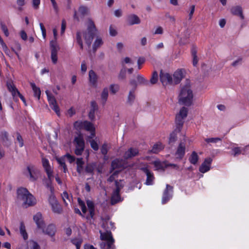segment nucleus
Instances as JSON below:
<instances>
[{"label":"nucleus","instance_id":"nucleus-52","mask_svg":"<svg viewBox=\"0 0 249 249\" xmlns=\"http://www.w3.org/2000/svg\"><path fill=\"white\" fill-rule=\"evenodd\" d=\"M192 54L193 57V63L194 66H196L197 64L198 59L196 55V52L195 50H193L192 51Z\"/></svg>","mask_w":249,"mask_h":249},{"label":"nucleus","instance_id":"nucleus-60","mask_svg":"<svg viewBox=\"0 0 249 249\" xmlns=\"http://www.w3.org/2000/svg\"><path fill=\"white\" fill-rule=\"evenodd\" d=\"M195 5H192L190 6V11H189V19H191L192 17H193V15L194 13V12H195Z\"/></svg>","mask_w":249,"mask_h":249},{"label":"nucleus","instance_id":"nucleus-40","mask_svg":"<svg viewBox=\"0 0 249 249\" xmlns=\"http://www.w3.org/2000/svg\"><path fill=\"white\" fill-rule=\"evenodd\" d=\"M110 148V145L107 143H105L102 145V146L101 147V152L103 155L106 156L107 154V152Z\"/></svg>","mask_w":249,"mask_h":249},{"label":"nucleus","instance_id":"nucleus-62","mask_svg":"<svg viewBox=\"0 0 249 249\" xmlns=\"http://www.w3.org/2000/svg\"><path fill=\"white\" fill-rule=\"evenodd\" d=\"M87 70V64L85 61H83L82 62L81 65V71L83 73H85Z\"/></svg>","mask_w":249,"mask_h":249},{"label":"nucleus","instance_id":"nucleus-10","mask_svg":"<svg viewBox=\"0 0 249 249\" xmlns=\"http://www.w3.org/2000/svg\"><path fill=\"white\" fill-rule=\"evenodd\" d=\"M27 170L30 179L32 181L36 180L39 175L40 172L39 169L34 165H31L27 167Z\"/></svg>","mask_w":249,"mask_h":249},{"label":"nucleus","instance_id":"nucleus-45","mask_svg":"<svg viewBox=\"0 0 249 249\" xmlns=\"http://www.w3.org/2000/svg\"><path fill=\"white\" fill-rule=\"evenodd\" d=\"M78 12L81 15L84 16L89 13V10L87 7L82 5L79 7Z\"/></svg>","mask_w":249,"mask_h":249},{"label":"nucleus","instance_id":"nucleus-13","mask_svg":"<svg viewBox=\"0 0 249 249\" xmlns=\"http://www.w3.org/2000/svg\"><path fill=\"white\" fill-rule=\"evenodd\" d=\"M99 76L97 73L92 70L89 71V85L94 87L97 85Z\"/></svg>","mask_w":249,"mask_h":249},{"label":"nucleus","instance_id":"nucleus-54","mask_svg":"<svg viewBox=\"0 0 249 249\" xmlns=\"http://www.w3.org/2000/svg\"><path fill=\"white\" fill-rule=\"evenodd\" d=\"M89 142H90L91 147H92V148H93V149H94L95 151L98 150V145L94 140H89Z\"/></svg>","mask_w":249,"mask_h":249},{"label":"nucleus","instance_id":"nucleus-17","mask_svg":"<svg viewBox=\"0 0 249 249\" xmlns=\"http://www.w3.org/2000/svg\"><path fill=\"white\" fill-rule=\"evenodd\" d=\"M7 87L8 90L11 93L14 99H16L20 94L12 82L9 81L7 83Z\"/></svg>","mask_w":249,"mask_h":249},{"label":"nucleus","instance_id":"nucleus-19","mask_svg":"<svg viewBox=\"0 0 249 249\" xmlns=\"http://www.w3.org/2000/svg\"><path fill=\"white\" fill-rule=\"evenodd\" d=\"M126 165L125 160L122 159H115L112 161L111 167L113 170L124 168Z\"/></svg>","mask_w":249,"mask_h":249},{"label":"nucleus","instance_id":"nucleus-20","mask_svg":"<svg viewBox=\"0 0 249 249\" xmlns=\"http://www.w3.org/2000/svg\"><path fill=\"white\" fill-rule=\"evenodd\" d=\"M212 161V159L211 158H209L205 159L199 167V171L202 173H204L210 170Z\"/></svg>","mask_w":249,"mask_h":249},{"label":"nucleus","instance_id":"nucleus-23","mask_svg":"<svg viewBox=\"0 0 249 249\" xmlns=\"http://www.w3.org/2000/svg\"><path fill=\"white\" fill-rule=\"evenodd\" d=\"M185 144L183 142L180 143L176 153L177 158L181 159L185 154Z\"/></svg>","mask_w":249,"mask_h":249},{"label":"nucleus","instance_id":"nucleus-24","mask_svg":"<svg viewBox=\"0 0 249 249\" xmlns=\"http://www.w3.org/2000/svg\"><path fill=\"white\" fill-rule=\"evenodd\" d=\"M120 188L118 183H117V189L114 191L111 197V204H114L121 201V198L119 195Z\"/></svg>","mask_w":249,"mask_h":249},{"label":"nucleus","instance_id":"nucleus-27","mask_svg":"<svg viewBox=\"0 0 249 249\" xmlns=\"http://www.w3.org/2000/svg\"><path fill=\"white\" fill-rule=\"evenodd\" d=\"M138 150L136 148H130L126 151L124 156L125 159L132 158L138 154Z\"/></svg>","mask_w":249,"mask_h":249},{"label":"nucleus","instance_id":"nucleus-9","mask_svg":"<svg viewBox=\"0 0 249 249\" xmlns=\"http://www.w3.org/2000/svg\"><path fill=\"white\" fill-rule=\"evenodd\" d=\"M46 93L51 107L55 112L58 116H59L60 110L55 98L48 90L46 91Z\"/></svg>","mask_w":249,"mask_h":249},{"label":"nucleus","instance_id":"nucleus-4","mask_svg":"<svg viewBox=\"0 0 249 249\" xmlns=\"http://www.w3.org/2000/svg\"><path fill=\"white\" fill-rule=\"evenodd\" d=\"M100 239L102 240L100 244L101 249H114V240L111 232L110 231L102 232L100 231Z\"/></svg>","mask_w":249,"mask_h":249},{"label":"nucleus","instance_id":"nucleus-44","mask_svg":"<svg viewBox=\"0 0 249 249\" xmlns=\"http://www.w3.org/2000/svg\"><path fill=\"white\" fill-rule=\"evenodd\" d=\"M20 232L24 240L28 238V234L26 231L25 227L23 223L20 224Z\"/></svg>","mask_w":249,"mask_h":249},{"label":"nucleus","instance_id":"nucleus-48","mask_svg":"<svg viewBox=\"0 0 249 249\" xmlns=\"http://www.w3.org/2000/svg\"><path fill=\"white\" fill-rule=\"evenodd\" d=\"M57 160L58 163L59 164L60 166H61L62 169H63V172L64 173H66L67 169V167H66V164L64 162V159H63V158L57 159Z\"/></svg>","mask_w":249,"mask_h":249},{"label":"nucleus","instance_id":"nucleus-43","mask_svg":"<svg viewBox=\"0 0 249 249\" xmlns=\"http://www.w3.org/2000/svg\"><path fill=\"white\" fill-rule=\"evenodd\" d=\"M108 96V91L107 88H105L103 89L101 95V97L102 100H103L105 102H106Z\"/></svg>","mask_w":249,"mask_h":249},{"label":"nucleus","instance_id":"nucleus-41","mask_svg":"<svg viewBox=\"0 0 249 249\" xmlns=\"http://www.w3.org/2000/svg\"><path fill=\"white\" fill-rule=\"evenodd\" d=\"M232 150L234 153H233L234 156H236L240 154H244L245 152V148L235 147H233Z\"/></svg>","mask_w":249,"mask_h":249},{"label":"nucleus","instance_id":"nucleus-11","mask_svg":"<svg viewBox=\"0 0 249 249\" xmlns=\"http://www.w3.org/2000/svg\"><path fill=\"white\" fill-rule=\"evenodd\" d=\"M160 80L163 85H167L168 84L173 85L172 76L167 72L160 71Z\"/></svg>","mask_w":249,"mask_h":249},{"label":"nucleus","instance_id":"nucleus-29","mask_svg":"<svg viewBox=\"0 0 249 249\" xmlns=\"http://www.w3.org/2000/svg\"><path fill=\"white\" fill-rule=\"evenodd\" d=\"M183 77V73L181 70H178L174 73L172 76V80L173 85L177 84L180 82Z\"/></svg>","mask_w":249,"mask_h":249},{"label":"nucleus","instance_id":"nucleus-35","mask_svg":"<svg viewBox=\"0 0 249 249\" xmlns=\"http://www.w3.org/2000/svg\"><path fill=\"white\" fill-rule=\"evenodd\" d=\"M198 160V156L197 154L195 151H193L189 158V161L192 164H196L197 163Z\"/></svg>","mask_w":249,"mask_h":249},{"label":"nucleus","instance_id":"nucleus-15","mask_svg":"<svg viewBox=\"0 0 249 249\" xmlns=\"http://www.w3.org/2000/svg\"><path fill=\"white\" fill-rule=\"evenodd\" d=\"M231 13L234 15L238 16L241 19H244L242 7L240 5H236L231 7L230 9Z\"/></svg>","mask_w":249,"mask_h":249},{"label":"nucleus","instance_id":"nucleus-16","mask_svg":"<svg viewBox=\"0 0 249 249\" xmlns=\"http://www.w3.org/2000/svg\"><path fill=\"white\" fill-rule=\"evenodd\" d=\"M51 59L53 64L57 62V52L59 50L58 46L56 44L51 43Z\"/></svg>","mask_w":249,"mask_h":249},{"label":"nucleus","instance_id":"nucleus-64","mask_svg":"<svg viewBox=\"0 0 249 249\" xmlns=\"http://www.w3.org/2000/svg\"><path fill=\"white\" fill-rule=\"evenodd\" d=\"M75 113V109L73 107L69 109L67 112V115L69 117H72Z\"/></svg>","mask_w":249,"mask_h":249},{"label":"nucleus","instance_id":"nucleus-21","mask_svg":"<svg viewBox=\"0 0 249 249\" xmlns=\"http://www.w3.org/2000/svg\"><path fill=\"white\" fill-rule=\"evenodd\" d=\"M141 169L145 173L147 176L145 184L148 185H152L154 179L153 174L149 170L147 166L142 167Z\"/></svg>","mask_w":249,"mask_h":249},{"label":"nucleus","instance_id":"nucleus-42","mask_svg":"<svg viewBox=\"0 0 249 249\" xmlns=\"http://www.w3.org/2000/svg\"><path fill=\"white\" fill-rule=\"evenodd\" d=\"M27 245L30 249H40L39 245L33 240L28 241Z\"/></svg>","mask_w":249,"mask_h":249},{"label":"nucleus","instance_id":"nucleus-58","mask_svg":"<svg viewBox=\"0 0 249 249\" xmlns=\"http://www.w3.org/2000/svg\"><path fill=\"white\" fill-rule=\"evenodd\" d=\"M118 173H119L118 170L115 171L113 173V174L110 176L108 180L110 182L113 181L115 179V178L117 177Z\"/></svg>","mask_w":249,"mask_h":249},{"label":"nucleus","instance_id":"nucleus-18","mask_svg":"<svg viewBox=\"0 0 249 249\" xmlns=\"http://www.w3.org/2000/svg\"><path fill=\"white\" fill-rule=\"evenodd\" d=\"M80 125L82 127L88 131H90L92 130H95V127H94L93 125L91 123L88 121H85L83 123L76 122L74 124L75 127H77Z\"/></svg>","mask_w":249,"mask_h":249},{"label":"nucleus","instance_id":"nucleus-55","mask_svg":"<svg viewBox=\"0 0 249 249\" xmlns=\"http://www.w3.org/2000/svg\"><path fill=\"white\" fill-rule=\"evenodd\" d=\"M17 142L18 144L20 147H22L23 146V140L21 136L19 134H17Z\"/></svg>","mask_w":249,"mask_h":249},{"label":"nucleus","instance_id":"nucleus-6","mask_svg":"<svg viewBox=\"0 0 249 249\" xmlns=\"http://www.w3.org/2000/svg\"><path fill=\"white\" fill-rule=\"evenodd\" d=\"M74 143L75 146V154L81 155L85 148V142L82 135H79L74 139Z\"/></svg>","mask_w":249,"mask_h":249},{"label":"nucleus","instance_id":"nucleus-34","mask_svg":"<svg viewBox=\"0 0 249 249\" xmlns=\"http://www.w3.org/2000/svg\"><path fill=\"white\" fill-rule=\"evenodd\" d=\"M163 145L161 143H157L153 145L151 152L157 154L163 149Z\"/></svg>","mask_w":249,"mask_h":249},{"label":"nucleus","instance_id":"nucleus-12","mask_svg":"<svg viewBox=\"0 0 249 249\" xmlns=\"http://www.w3.org/2000/svg\"><path fill=\"white\" fill-rule=\"evenodd\" d=\"M173 188L169 185H166V188L164 190L162 197V203H166L172 196Z\"/></svg>","mask_w":249,"mask_h":249},{"label":"nucleus","instance_id":"nucleus-63","mask_svg":"<svg viewBox=\"0 0 249 249\" xmlns=\"http://www.w3.org/2000/svg\"><path fill=\"white\" fill-rule=\"evenodd\" d=\"M33 6L35 9H38L40 3V0H33Z\"/></svg>","mask_w":249,"mask_h":249},{"label":"nucleus","instance_id":"nucleus-56","mask_svg":"<svg viewBox=\"0 0 249 249\" xmlns=\"http://www.w3.org/2000/svg\"><path fill=\"white\" fill-rule=\"evenodd\" d=\"M17 3L18 6V10L21 11L22 10V7L25 4V0H17Z\"/></svg>","mask_w":249,"mask_h":249},{"label":"nucleus","instance_id":"nucleus-14","mask_svg":"<svg viewBox=\"0 0 249 249\" xmlns=\"http://www.w3.org/2000/svg\"><path fill=\"white\" fill-rule=\"evenodd\" d=\"M43 232L51 237H53L56 231V228L54 224H51L42 229Z\"/></svg>","mask_w":249,"mask_h":249},{"label":"nucleus","instance_id":"nucleus-37","mask_svg":"<svg viewBox=\"0 0 249 249\" xmlns=\"http://www.w3.org/2000/svg\"><path fill=\"white\" fill-rule=\"evenodd\" d=\"M62 197L63 201L66 205L71 203V196H70L67 192H64L62 194Z\"/></svg>","mask_w":249,"mask_h":249},{"label":"nucleus","instance_id":"nucleus-36","mask_svg":"<svg viewBox=\"0 0 249 249\" xmlns=\"http://www.w3.org/2000/svg\"><path fill=\"white\" fill-rule=\"evenodd\" d=\"M109 89L112 94H115L120 90V86L117 84H112L109 85Z\"/></svg>","mask_w":249,"mask_h":249},{"label":"nucleus","instance_id":"nucleus-53","mask_svg":"<svg viewBox=\"0 0 249 249\" xmlns=\"http://www.w3.org/2000/svg\"><path fill=\"white\" fill-rule=\"evenodd\" d=\"M221 139L219 138H206L205 139V141L207 143H216L218 141H220Z\"/></svg>","mask_w":249,"mask_h":249},{"label":"nucleus","instance_id":"nucleus-30","mask_svg":"<svg viewBox=\"0 0 249 249\" xmlns=\"http://www.w3.org/2000/svg\"><path fill=\"white\" fill-rule=\"evenodd\" d=\"M98 107L97 103L93 101L90 103V109L89 114V118L92 120L94 118V114L96 111L98 110Z\"/></svg>","mask_w":249,"mask_h":249},{"label":"nucleus","instance_id":"nucleus-51","mask_svg":"<svg viewBox=\"0 0 249 249\" xmlns=\"http://www.w3.org/2000/svg\"><path fill=\"white\" fill-rule=\"evenodd\" d=\"M126 70L125 68H123L119 73L118 78L119 79L123 80L126 77Z\"/></svg>","mask_w":249,"mask_h":249},{"label":"nucleus","instance_id":"nucleus-59","mask_svg":"<svg viewBox=\"0 0 249 249\" xmlns=\"http://www.w3.org/2000/svg\"><path fill=\"white\" fill-rule=\"evenodd\" d=\"M78 203L82 211V212L84 213H85L87 212V209L84 202L80 199H78Z\"/></svg>","mask_w":249,"mask_h":249},{"label":"nucleus","instance_id":"nucleus-39","mask_svg":"<svg viewBox=\"0 0 249 249\" xmlns=\"http://www.w3.org/2000/svg\"><path fill=\"white\" fill-rule=\"evenodd\" d=\"M87 206H88L89 210L90 217H92L94 215V204L92 201H91L90 200H87Z\"/></svg>","mask_w":249,"mask_h":249},{"label":"nucleus","instance_id":"nucleus-8","mask_svg":"<svg viewBox=\"0 0 249 249\" xmlns=\"http://www.w3.org/2000/svg\"><path fill=\"white\" fill-rule=\"evenodd\" d=\"M49 202L54 213H60L62 212V209L61 206L58 203L55 197L53 195L50 196L49 198Z\"/></svg>","mask_w":249,"mask_h":249},{"label":"nucleus","instance_id":"nucleus-57","mask_svg":"<svg viewBox=\"0 0 249 249\" xmlns=\"http://www.w3.org/2000/svg\"><path fill=\"white\" fill-rule=\"evenodd\" d=\"M0 27H1V29L2 30V31L3 32L4 35L6 36H9V32H8V30L6 27V26L3 24V23H1L0 24Z\"/></svg>","mask_w":249,"mask_h":249},{"label":"nucleus","instance_id":"nucleus-28","mask_svg":"<svg viewBox=\"0 0 249 249\" xmlns=\"http://www.w3.org/2000/svg\"><path fill=\"white\" fill-rule=\"evenodd\" d=\"M34 220L39 229H42L44 226V223L42 219V214L40 213H37L34 216Z\"/></svg>","mask_w":249,"mask_h":249},{"label":"nucleus","instance_id":"nucleus-2","mask_svg":"<svg viewBox=\"0 0 249 249\" xmlns=\"http://www.w3.org/2000/svg\"><path fill=\"white\" fill-rule=\"evenodd\" d=\"M193 91L190 81H187L186 84L182 86L178 95V103L181 105L190 106L193 102Z\"/></svg>","mask_w":249,"mask_h":249},{"label":"nucleus","instance_id":"nucleus-25","mask_svg":"<svg viewBox=\"0 0 249 249\" xmlns=\"http://www.w3.org/2000/svg\"><path fill=\"white\" fill-rule=\"evenodd\" d=\"M135 98V89L134 88H133L129 90L128 93L126 100V104L128 105H132L134 103Z\"/></svg>","mask_w":249,"mask_h":249},{"label":"nucleus","instance_id":"nucleus-33","mask_svg":"<svg viewBox=\"0 0 249 249\" xmlns=\"http://www.w3.org/2000/svg\"><path fill=\"white\" fill-rule=\"evenodd\" d=\"M103 43V41L101 37H97L93 44V50L94 52H96L97 49L102 46Z\"/></svg>","mask_w":249,"mask_h":249},{"label":"nucleus","instance_id":"nucleus-26","mask_svg":"<svg viewBox=\"0 0 249 249\" xmlns=\"http://www.w3.org/2000/svg\"><path fill=\"white\" fill-rule=\"evenodd\" d=\"M127 20L130 25L138 24L141 22L140 18L135 14H131L127 17Z\"/></svg>","mask_w":249,"mask_h":249},{"label":"nucleus","instance_id":"nucleus-49","mask_svg":"<svg viewBox=\"0 0 249 249\" xmlns=\"http://www.w3.org/2000/svg\"><path fill=\"white\" fill-rule=\"evenodd\" d=\"M242 62V58L239 57L237 59L233 61L231 64V66L233 68H236L238 66L241 65Z\"/></svg>","mask_w":249,"mask_h":249},{"label":"nucleus","instance_id":"nucleus-50","mask_svg":"<svg viewBox=\"0 0 249 249\" xmlns=\"http://www.w3.org/2000/svg\"><path fill=\"white\" fill-rule=\"evenodd\" d=\"M158 79V74L157 72L154 71L150 79V83L151 84H155L157 83Z\"/></svg>","mask_w":249,"mask_h":249},{"label":"nucleus","instance_id":"nucleus-61","mask_svg":"<svg viewBox=\"0 0 249 249\" xmlns=\"http://www.w3.org/2000/svg\"><path fill=\"white\" fill-rule=\"evenodd\" d=\"M54 11L58 13L59 11L58 6L55 0H50Z\"/></svg>","mask_w":249,"mask_h":249},{"label":"nucleus","instance_id":"nucleus-22","mask_svg":"<svg viewBox=\"0 0 249 249\" xmlns=\"http://www.w3.org/2000/svg\"><path fill=\"white\" fill-rule=\"evenodd\" d=\"M153 164L154 165L155 168V170H163L164 168L166 166H171L172 167L175 168L176 169H178V166L177 164H171L169 165H165L163 163L160 162L159 160H156L153 162Z\"/></svg>","mask_w":249,"mask_h":249},{"label":"nucleus","instance_id":"nucleus-7","mask_svg":"<svg viewBox=\"0 0 249 249\" xmlns=\"http://www.w3.org/2000/svg\"><path fill=\"white\" fill-rule=\"evenodd\" d=\"M43 167L47 174L48 180L50 182L53 179V170L49 160L45 158H42Z\"/></svg>","mask_w":249,"mask_h":249},{"label":"nucleus","instance_id":"nucleus-38","mask_svg":"<svg viewBox=\"0 0 249 249\" xmlns=\"http://www.w3.org/2000/svg\"><path fill=\"white\" fill-rule=\"evenodd\" d=\"M71 242L75 246L76 249L80 248L83 239L80 237L72 238L71 239Z\"/></svg>","mask_w":249,"mask_h":249},{"label":"nucleus","instance_id":"nucleus-5","mask_svg":"<svg viewBox=\"0 0 249 249\" xmlns=\"http://www.w3.org/2000/svg\"><path fill=\"white\" fill-rule=\"evenodd\" d=\"M188 113V109L185 107H182L176 117V124L177 125V129L180 131L183 123L184 119L186 117Z\"/></svg>","mask_w":249,"mask_h":249},{"label":"nucleus","instance_id":"nucleus-31","mask_svg":"<svg viewBox=\"0 0 249 249\" xmlns=\"http://www.w3.org/2000/svg\"><path fill=\"white\" fill-rule=\"evenodd\" d=\"M30 85L34 91L35 97H36L38 99H39L41 94L40 89L37 87L34 83H31Z\"/></svg>","mask_w":249,"mask_h":249},{"label":"nucleus","instance_id":"nucleus-32","mask_svg":"<svg viewBox=\"0 0 249 249\" xmlns=\"http://www.w3.org/2000/svg\"><path fill=\"white\" fill-rule=\"evenodd\" d=\"M122 64L124 68H125L126 65L128 66L133 65L134 64V60L130 57H125L122 59Z\"/></svg>","mask_w":249,"mask_h":249},{"label":"nucleus","instance_id":"nucleus-3","mask_svg":"<svg viewBox=\"0 0 249 249\" xmlns=\"http://www.w3.org/2000/svg\"><path fill=\"white\" fill-rule=\"evenodd\" d=\"M17 201L25 207L33 206L36 202L33 196L24 188H20L18 190Z\"/></svg>","mask_w":249,"mask_h":249},{"label":"nucleus","instance_id":"nucleus-46","mask_svg":"<svg viewBox=\"0 0 249 249\" xmlns=\"http://www.w3.org/2000/svg\"><path fill=\"white\" fill-rule=\"evenodd\" d=\"M178 130L177 129V125H176V128L174 131H173L172 133H171L169 137V142H174L177 139V133L179 132Z\"/></svg>","mask_w":249,"mask_h":249},{"label":"nucleus","instance_id":"nucleus-47","mask_svg":"<svg viewBox=\"0 0 249 249\" xmlns=\"http://www.w3.org/2000/svg\"><path fill=\"white\" fill-rule=\"evenodd\" d=\"M137 80L138 82L140 84L148 85L149 84V82L141 75H137Z\"/></svg>","mask_w":249,"mask_h":249},{"label":"nucleus","instance_id":"nucleus-1","mask_svg":"<svg viewBox=\"0 0 249 249\" xmlns=\"http://www.w3.org/2000/svg\"><path fill=\"white\" fill-rule=\"evenodd\" d=\"M87 31L83 33H77L76 39L78 44L80 46L81 49H83V42L82 37H83L86 43L89 46H90L93 36L96 32V29L93 21L90 19L88 18L87 21Z\"/></svg>","mask_w":249,"mask_h":249}]
</instances>
